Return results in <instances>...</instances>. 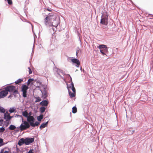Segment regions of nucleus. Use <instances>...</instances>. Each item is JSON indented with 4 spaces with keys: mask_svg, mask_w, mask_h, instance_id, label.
Returning <instances> with one entry per match:
<instances>
[{
    "mask_svg": "<svg viewBox=\"0 0 153 153\" xmlns=\"http://www.w3.org/2000/svg\"><path fill=\"white\" fill-rule=\"evenodd\" d=\"M39 123L37 121H36L35 123H34V122L33 123H31V126L32 127H35V126L39 125Z\"/></svg>",
    "mask_w": 153,
    "mask_h": 153,
    "instance_id": "f3484780",
    "label": "nucleus"
},
{
    "mask_svg": "<svg viewBox=\"0 0 153 153\" xmlns=\"http://www.w3.org/2000/svg\"><path fill=\"white\" fill-rule=\"evenodd\" d=\"M69 94L70 97L71 98L75 97L76 93L69 91Z\"/></svg>",
    "mask_w": 153,
    "mask_h": 153,
    "instance_id": "dca6fc26",
    "label": "nucleus"
},
{
    "mask_svg": "<svg viewBox=\"0 0 153 153\" xmlns=\"http://www.w3.org/2000/svg\"><path fill=\"white\" fill-rule=\"evenodd\" d=\"M48 104V102L47 100H43L40 103V105L42 106H46Z\"/></svg>",
    "mask_w": 153,
    "mask_h": 153,
    "instance_id": "f8f14e48",
    "label": "nucleus"
},
{
    "mask_svg": "<svg viewBox=\"0 0 153 153\" xmlns=\"http://www.w3.org/2000/svg\"><path fill=\"white\" fill-rule=\"evenodd\" d=\"M97 48L100 49V52L103 55H105V53L108 52V48L106 45H102L99 46Z\"/></svg>",
    "mask_w": 153,
    "mask_h": 153,
    "instance_id": "39448f33",
    "label": "nucleus"
},
{
    "mask_svg": "<svg viewBox=\"0 0 153 153\" xmlns=\"http://www.w3.org/2000/svg\"><path fill=\"white\" fill-rule=\"evenodd\" d=\"M4 152V150L3 149H2L0 152V153H3Z\"/></svg>",
    "mask_w": 153,
    "mask_h": 153,
    "instance_id": "72a5a7b5",
    "label": "nucleus"
},
{
    "mask_svg": "<svg viewBox=\"0 0 153 153\" xmlns=\"http://www.w3.org/2000/svg\"><path fill=\"white\" fill-rule=\"evenodd\" d=\"M28 69H29V74H31L32 73V71L30 69V68H28Z\"/></svg>",
    "mask_w": 153,
    "mask_h": 153,
    "instance_id": "c756f323",
    "label": "nucleus"
},
{
    "mask_svg": "<svg viewBox=\"0 0 153 153\" xmlns=\"http://www.w3.org/2000/svg\"><path fill=\"white\" fill-rule=\"evenodd\" d=\"M3 153H9L7 151H5Z\"/></svg>",
    "mask_w": 153,
    "mask_h": 153,
    "instance_id": "f704fd0d",
    "label": "nucleus"
},
{
    "mask_svg": "<svg viewBox=\"0 0 153 153\" xmlns=\"http://www.w3.org/2000/svg\"><path fill=\"white\" fill-rule=\"evenodd\" d=\"M108 15L107 12H104L101 19L100 23L103 25H107L108 24Z\"/></svg>",
    "mask_w": 153,
    "mask_h": 153,
    "instance_id": "f03ea898",
    "label": "nucleus"
},
{
    "mask_svg": "<svg viewBox=\"0 0 153 153\" xmlns=\"http://www.w3.org/2000/svg\"><path fill=\"white\" fill-rule=\"evenodd\" d=\"M45 109L46 108L44 107H40V113H43L44 112Z\"/></svg>",
    "mask_w": 153,
    "mask_h": 153,
    "instance_id": "5701e85b",
    "label": "nucleus"
},
{
    "mask_svg": "<svg viewBox=\"0 0 153 153\" xmlns=\"http://www.w3.org/2000/svg\"><path fill=\"white\" fill-rule=\"evenodd\" d=\"M34 141L33 138H27L25 139V144L28 145L33 143Z\"/></svg>",
    "mask_w": 153,
    "mask_h": 153,
    "instance_id": "9d476101",
    "label": "nucleus"
},
{
    "mask_svg": "<svg viewBox=\"0 0 153 153\" xmlns=\"http://www.w3.org/2000/svg\"><path fill=\"white\" fill-rule=\"evenodd\" d=\"M56 19L55 13H49L44 19L45 24L48 26H54L56 27L58 26V24L54 23V24H53L54 22H56Z\"/></svg>",
    "mask_w": 153,
    "mask_h": 153,
    "instance_id": "f257e3e1",
    "label": "nucleus"
},
{
    "mask_svg": "<svg viewBox=\"0 0 153 153\" xmlns=\"http://www.w3.org/2000/svg\"><path fill=\"white\" fill-rule=\"evenodd\" d=\"M11 95H10L9 96L8 98H10V97H11Z\"/></svg>",
    "mask_w": 153,
    "mask_h": 153,
    "instance_id": "4c0bfd02",
    "label": "nucleus"
},
{
    "mask_svg": "<svg viewBox=\"0 0 153 153\" xmlns=\"http://www.w3.org/2000/svg\"><path fill=\"white\" fill-rule=\"evenodd\" d=\"M7 1L8 4L10 5H11L12 4V0H7Z\"/></svg>",
    "mask_w": 153,
    "mask_h": 153,
    "instance_id": "c85d7f7f",
    "label": "nucleus"
},
{
    "mask_svg": "<svg viewBox=\"0 0 153 153\" xmlns=\"http://www.w3.org/2000/svg\"><path fill=\"white\" fill-rule=\"evenodd\" d=\"M30 127V125L29 123L26 121H22V123L20 126L19 128L21 131L26 130Z\"/></svg>",
    "mask_w": 153,
    "mask_h": 153,
    "instance_id": "20e7f679",
    "label": "nucleus"
},
{
    "mask_svg": "<svg viewBox=\"0 0 153 153\" xmlns=\"http://www.w3.org/2000/svg\"><path fill=\"white\" fill-rule=\"evenodd\" d=\"M23 79H19L16 81L15 83L16 84H18L21 83L23 81Z\"/></svg>",
    "mask_w": 153,
    "mask_h": 153,
    "instance_id": "a211bd4d",
    "label": "nucleus"
},
{
    "mask_svg": "<svg viewBox=\"0 0 153 153\" xmlns=\"http://www.w3.org/2000/svg\"><path fill=\"white\" fill-rule=\"evenodd\" d=\"M35 98L36 99V100L35 101L36 102H39L41 100V99L39 97H35Z\"/></svg>",
    "mask_w": 153,
    "mask_h": 153,
    "instance_id": "bb28decb",
    "label": "nucleus"
},
{
    "mask_svg": "<svg viewBox=\"0 0 153 153\" xmlns=\"http://www.w3.org/2000/svg\"><path fill=\"white\" fill-rule=\"evenodd\" d=\"M27 153H34L33 152V150L30 149V150Z\"/></svg>",
    "mask_w": 153,
    "mask_h": 153,
    "instance_id": "2f4dec72",
    "label": "nucleus"
},
{
    "mask_svg": "<svg viewBox=\"0 0 153 153\" xmlns=\"http://www.w3.org/2000/svg\"><path fill=\"white\" fill-rule=\"evenodd\" d=\"M48 123V121L45 123H42L40 126V128L41 129L44 128L45 127L47 126Z\"/></svg>",
    "mask_w": 153,
    "mask_h": 153,
    "instance_id": "4468645a",
    "label": "nucleus"
},
{
    "mask_svg": "<svg viewBox=\"0 0 153 153\" xmlns=\"http://www.w3.org/2000/svg\"><path fill=\"white\" fill-rule=\"evenodd\" d=\"M71 61L74 63L77 64V67H79L80 64V62L79 60L76 59H71Z\"/></svg>",
    "mask_w": 153,
    "mask_h": 153,
    "instance_id": "9b49d317",
    "label": "nucleus"
},
{
    "mask_svg": "<svg viewBox=\"0 0 153 153\" xmlns=\"http://www.w3.org/2000/svg\"><path fill=\"white\" fill-rule=\"evenodd\" d=\"M24 143L25 144V139L24 138H22L19 141L18 145L19 146H21Z\"/></svg>",
    "mask_w": 153,
    "mask_h": 153,
    "instance_id": "ddd939ff",
    "label": "nucleus"
},
{
    "mask_svg": "<svg viewBox=\"0 0 153 153\" xmlns=\"http://www.w3.org/2000/svg\"><path fill=\"white\" fill-rule=\"evenodd\" d=\"M5 131V129L4 128L2 127L0 128V132H3Z\"/></svg>",
    "mask_w": 153,
    "mask_h": 153,
    "instance_id": "cd10ccee",
    "label": "nucleus"
},
{
    "mask_svg": "<svg viewBox=\"0 0 153 153\" xmlns=\"http://www.w3.org/2000/svg\"><path fill=\"white\" fill-rule=\"evenodd\" d=\"M79 52V51H76V55H77L78 53Z\"/></svg>",
    "mask_w": 153,
    "mask_h": 153,
    "instance_id": "c9c22d12",
    "label": "nucleus"
},
{
    "mask_svg": "<svg viewBox=\"0 0 153 153\" xmlns=\"http://www.w3.org/2000/svg\"><path fill=\"white\" fill-rule=\"evenodd\" d=\"M43 115L41 114L39 116L37 117V120L39 121H41V120L43 119Z\"/></svg>",
    "mask_w": 153,
    "mask_h": 153,
    "instance_id": "4be33fe9",
    "label": "nucleus"
},
{
    "mask_svg": "<svg viewBox=\"0 0 153 153\" xmlns=\"http://www.w3.org/2000/svg\"><path fill=\"white\" fill-rule=\"evenodd\" d=\"M34 80V79H28L27 82V85L29 86L30 85V83H31L32 85L33 84L32 82Z\"/></svg>",
    "mask_w": 153,
    "mask_h": 153,
    "instance_id": "2eb2a0df",
    "label": "nucleus"
},
{
    "mask_svg": "<svg viewBox=\"0 0 153 153\" xmlns=\"http://www.w3.org/2000/svg\"><path fill=\"white\" fill-rule=\"evenodd\" d=\"M28 89V86L25 85H23L21 87V91L22 92V96L25 98L27 97V91Z\"/></svg>",
    "mask_w": 153,
    "mask_h": 153,
    "instance_id": "423d86ee",
    "label": "nucleus"
},
{
    "mask_svg": "<svg viewBox=\"0 0 153 153\" xmlns=\"http://www.w3.org/2000/svg\"><path fill=\"white\" fill-rule=\"evenodd\" d=\"M1 121L0 120V126L1 125Z\"/></svg>",
    "mask_w": 153,
    "mask_h": 153,
    "instance_id": "e433bc0d",
    "label": "nucleus"
},
{
    "mask_svg": "<svg viewBox=\"0 0 153 153\" xmlns=\"http://www.w3.org/2000/svg\"><path fill=\"white\" fill-rule=\"evenodd\" d=\"M9 128L10 130H15L16 128V127L15 126L11 125L9 127Z\"/></svg>",
    "mask_w": 153,
    "mask_h": 153,
    "instance_id": "aec40b11",
    "label": "nucleus"
},
{
    "mask_svg": "<svg viewBox=\"0 0 153 153\" xmlns=\"http://www.w3.org/2000/svg\"><path fill=\"white\" fill-rule=\"evenodd\" d=\"M47 10L49 11H51L52 10L51 9H49V8H48Z\"/></svg>",
    "mask_w": 153,
    "mask_h": 153,
    "instance_id": "473e14b6",
    "label": "nucleus"
},
{
    "mask_svg": "<svg viewBox=\"0 0 153 153\" xmlns=\"http://www.w3.org/2000/svg\"><path fill=\"white\" fill-rule=\"evenodd\" d=\"M3 142V140L2 138H0V144H1Z\"/></svg>",
    "mask_w": 153,
    "mask_h": 153,
    "instance_id": "7c9ffc66",
    "label": "nucleus"
},
{
    "mask_svg": "<svg viewBox=\"0 0 153 153\" xmlns=\"http://www.w3.org/2000/svg\"><path fill=\"white\" fill-rule=\"evenodd\" d=\"M71 86L72 87L71 89L72 90L73 92L74 93H76V90L74 86V85L73 82H72L71 83Z\"/></svg>",
    "mask_w": 153,
    "mask_h": 153,
    "instance_id": "412c9836",
    "label": "nucleus"
},
{
    "mask_svg": "<svg viewBox=\"0 0 153 153\" xmlns=\"http://www.w3.org/2000/svg\"><path fill=\"white\" fill-rule=\"evenodd\" d=\"M16 110V108L14 107L10 108L9 110L10 113H12L15 111Z\"/></svg>",
    "mask_w": 153,
    "mask_h": 153,
    "instance_id": "b1692460",
    "label": "nucleus"
},
{
    "mask_svg": "<svg viewBox=\"0 0 153 153\" xmlns=\"http://www.w3.org/2000/svg\"><path fill=\"white\" fill-rule=\"evenodd\" d=\"M8 93L5 87L0 91V99L6 97L8 94Z\"/></svg>",
    "mask_w": 153,
    "mask_h": 153,
    "instance_id": "0eeeda50",
    "label": "nucleus"
},
{
    "mask_svg": "<svg viewBox=\"0 0 153 153\" xmlns=\"http://www.w3.org/2000/svg\"><path fill=\"white\" fill-rule=\"evenodd\" d=\"M29 115L27 117V121L31 125V123H33L35 119L33 117L30 116V113H29Z\"/></svg>",
    "mask_w": 153,
    "mask_h": 153,
    "instance_id": "6e6552de",
    "label": "nucleus"
},
{
    "mask_svg": "<svg viewBox=\"0 0 153 153\" xmlns=\"http://www.w3.org/2000/svg\"><path fill=\"white\" fill-rule=\"evenodd\" d=\"M5 111L4 109L0 106V112L4 113Z\"/></svg>",
    "mask_w": 153,
    "mask_h": 153,
    "instance_id": "a878e982",
    "label": "nucleus"
},
{
    "mask_svg": "<svg viewBox=\"0 0 153 153\" xmlns=\"http://www.w3.org/2000/svg\"><path fill=\"white\" fill-rule=\"evenodd\" d=\"M13 116H10V114L7 112L4 113V119L6 120V121H9L12 117Z\"/></svg>",
    "mask_w": 153,
    "mask_h": 153,
    "instance_id": "1a4fd4ad",
    "label": "nucleus"
},
{
    "mask_svg": "<svg viewBox=\"0 0 153 153\" xmlns=\"http://www.w3.org/2000/svg\"><path fill=\"white\" fill-rule=\"evenodd\" d=\"M22 115L24 116V117H27L29 116H28V114L27 112V111H24L22 112Z\"/></svg>",
    "mask_w": 153,
    "mask_h": 153,
    "instance_id": "6ab92c4d",
    "label": "nucleus"
},
{
    "mask_svg": "<svg viewBox=\"0 0 153 153\" xmlns=\"http://www.w3.org/2000/svg\"><path fill=\"white\" fill-rule=\"evenodd\" d=\"M77 111V109L76 106H74L72 108V113H75Z\"/></svg>",
    "mask_w": 153,
    "mask_h": 153,
    "instance_id": "393cba45",
    "label": "nucleus"
},
{
    "mask_svg": "<svg viewBox=\"0 0 153 153\" xmlns=\"http://www.w3.org/2000/svg\"><path fill=\"white\" fill-rule=\"evenodd\" d=\"M5 88L8 93L9 92L10 93L18 94V90L16 89L15 86L13 85L8 86L6 87Z\"/></svg>",
    "mask_w": 153,
    "mask_h": 153,
    "instance_id": "7ed1b4c3",
    "label": "nucleus"
}]
</instances>
